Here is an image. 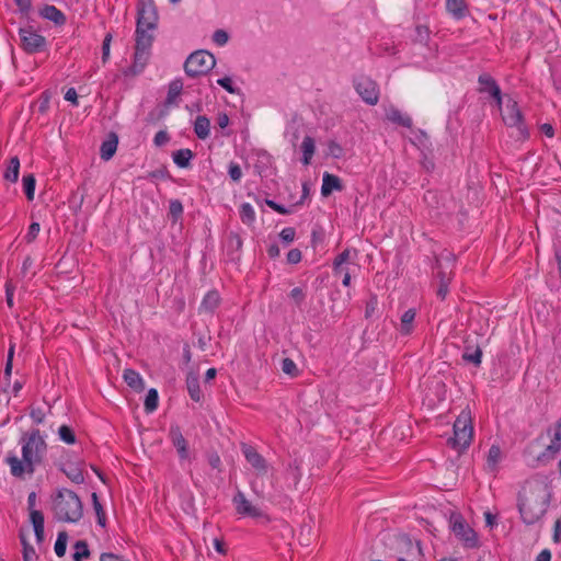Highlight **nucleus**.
Wrapping results in <instances>:
<instances>
[{"mask_svg": "<svg viewBox=\"0 0 561 561\" xmlns=\"http://www.w3.org/2000/svg\"><path fill=\"white\" fill-rule=\"evenodd\" d=\"M137 15L136 51L133 68L135 72H140L148 62L153 42L152 32L156 30L159 19L153 0H140Z\"/></svg>", "mask_w": 561, "mask_h": 561, "instance_id": "1", "label": "nucleus"}, {"mask_svg": "<svg viewBox=\"0 0 561 561\" xmlns=\"http://www.w3.org/2000/svg\"><path fill=\"white\" fill-rule=\"evenodd\" d=\"M550 503V492L540 482L526 483L518 493V512L526 525H534L541 520Z\"/></svg>", "mask_w": 561, "mask_h": 561, "instance_id": "2", "label": "nucleus"}, {"mask_svg": "<svg viewBox=\"0 0 561 561\" xmlns=\"http://www.w3.org/2000/svg\"><path fill=\"white\" fill-rule=\"evenodd\" d=\"M82 503L79 496L68 490H60L54 500V513L58 520L76 523L82 516Z\"/></svg>", "mask_w": 561, "mask_h": 561, "instance_id": "3", "label": "nucleus"}, {"mask_svg": "<svg viewBox=\"0 0 561 561\" xmlns=\"http://www.w3.org/2000/svg\"><path fill=\"white\" fill-rule=\"evenodd\" d=\"M473 438V426L471 412L465 409L460 412L454 423V436L448 440L449 445L461 451L466 449Z\"/></svg>", "mask_w": 561, "mask_h": 561, "instance_id": "4", "label": "nucleus"}, {"mask_svg": "<svg viewBox=\"0 0 561 561\" xmlns=\"http://www.w3.org/2000/svg\"><path fill=\"white\" fill-rule=\"evenodd\" d=\"M22 443V457L34 468L38 465L46 451V443L41 436L38 431L30 434L28 437L23 438Z\"/></svg>", "mask_w": 561, "mask_h": 561, "instance_id": "5", "label": "nucleus"}, {"mask_svg": "<svg viewBox=\"0 0 561 561\" xmlns=\"http://www.w3.org/2000/svg\"><path fill=\"white\" fill-rule=\"evenodd\" d=\"M216 65V59L213 54L206 50H197L192 53L185 64L184 69L187 76L197 77L206 75Z\"/></svg>", "mask_w": 561, "mask_h": 561, "instance_id": "6", "label": "nucleus"}, {"mask_svg": "<svg viewBox=\"0 0 561 561\" xmlns=\"http://www.w3.org/2000/svg\"><path fill=\"white\" fill-rule=\"evenodd\" d=\"M502 114V119L508 127L516 128L517 136L519 138H525L527 133L523 123L522 113L518 108L517 102L511 98H507L504 104V107L499 106Z\"/></svg>", "mask_w": 561, "mask_h": 561, "instance_id": "7", "label": "nucleus"}, {"mask_svg": "<svg viewBox=\"0 0 561 561\" xmlns=\"http://www.w3.org/2000/svg\"><path fill=\"white\" fill-rule=\"evenodd\" d=\"M450 526L455 536L468 548L477 546V535L474 530L465 522L461 515L453 514Z\"/></svg>", "mask_w": 561, "mask_h": 561, "instance_id": "8", "label": "nucleus"}, {"mask_svg": "<svg viewBox=\"0 0 561 561\" xmlns=\"http://www.w3.org/2000/svg\"><path fill=\"white\" fill-rule=\"evenodd\" d=\"M232 504L237 514L241 516L261 518L265 516L264 510L247 499L245 494L238 490L232 497Z\"/></svg>", "mask_w": 561, "mask_h": 561, "instance_id": "9", "label": "nucleus"}, {"mask_svg": "<svg viewBox=\"0 0 561 561\" xmlns=\"http://www.w3.org/2000/svg\"><path fill=\"white\" fill-rule=\"evenodd\" d=\"M355 89L362 99L369 105H375L379 100L377 83L368 77H358L355 80Z\"/></svg>", "mask_w": 561, "mask_h": 561, "instance_id": "10", "label": "nucleus"}, {"mask_svg": "<svg viewBox=\"0 0 561 561\" xmlns=\"http://www.w3.org/2000/svg\"><path fill=\"white\" fill-rule=\"evenodd\" d=\"M20 38L23 48L27 53L39 51L45 46V37L34 32L32 28H21Z\"/></svg>", "mask_w": 561, "mask_h": 561, "instance_id": "11", "label": "nucleus"}, {"mask_svg": "<svg viewBox=\"0 0 561 561\" xmlns=\"http://www.w3.org/2000/svg\"><path fill=\"white\" fill-rule=\"evenodd\" d=\"M170 439L175 447L178 455L181 460H190L191 459V451L188 448L187 440L184 438L181 430L179 426H171L170 433H169Z\"/></svg>", "mask_w": 561, "mask_h": 561, "instance_id": "12", "label": "nucleus"}, {"mask_svg": "<svg viewBox=\"0 0 561 561\" xmlns=\"http://www.w3.org/2000/svg\"><path fill=\"white\" fill-rule=\"evenodd\" d=\"M7 463L10 467V472L13 477L24 479L25 476H32L35 471V468L23 458L20 459L15 455H10L7 458Z\"/></svg>", "mask_w": 561, "mask_h": 561, "instance_id": "13", "label": "nucleus"}, {"mask_svg": "<svg viewBox=\"0 0 561 561\" xmlns=\"http://www.w3.org/2000/svg\"><path fill=\"white\" fill-rule=\"evenodd\" d=\"M243 455L247 461L252 466L257 474H266L268 465L266 460L254 448L250 446L243 447Z\"/></svg>", "mask_w": 561, "mask_h": 561, "instance_id": "14", "label": "nucleus"}, {"mask_svg": "<svg viewBox=\"0 0 561 561\" xmlns=\"http://www.w3.org/2000/svg\"><path fill=\"white\" fill-rule=\"evenodd\" d=\"M548 433L551 438L549 445L546 447V454L553 457L561 453V417L550 426Z\"/></svg>", "mask_w": 561, "mask_h": 561, "instance_id": "15", "label": "nucleus"}, {"mask_svg": "<svg viewBox=\"0 0 561 561\" xmlns=\"http://www.w3.org/2000/svg\"><path fill=\"white\" fill-rule=\"evenodd\" d=\"M480 92H486L491 94L499 106L503 104L502 95L500 87L496 84L495 80L486 73H483L479 77Z\"/></svg>", "mask_w": 561, "mask_h": 561, "instance_id": "16", "label": "nucleus"}, {"mask_svg": "<svg viewBox=\"0 0 561 561\" xmlns=\"http://www.w3.org/2000/svg\"><path fill=\"white\" fill-rule=\"evenodd\" d=\"M124 381L136 392H141L145 389V381L142 377L134 369L127 368L123 373Z\"/></svg>", "mask_w": 561, "mask_h": 561, "instance_id": "17", "label": "nucleus"}, {"mask_svg": "<svg viewBox=\"0 0 561 561\" xmlns=\"http://www.w3.org/2000/svg\"><path fill=\"white\" fill-rule=\"evenodd\" d=\"M39 14L42 18L54 22L56 25H64L66 23L65 14L55 5H45Z\"/></svg>", "mask_w": 561, "mask_h": 561, "instance_id": "18", "label": "nucleus"}, {"mask_svg": "<svg viewBox=\"0 0 561 561\" xmlns=\"http://www.w3.org/2000/svg\"><path fill=\"white\" fill-rule=\"evenodd\" d=\"M341 180L333 174L324 173L322 179L321 194L329 196L333 191H341Z\"/></svg>", "mask_w": 561, "mask_h": 561, "instance_id": "19", "label": "nucleus"}, {"mask_svg": "<svg viewBox=\"0 0 561 561\" xmlns=\"http://www.w3.org/2000/svg\"><path fill=\"white\" fill-rule=\"evenodd\" d=\"M386 117L388 121L398 124L403 127H411L412 119L410 116L401 113L398 108L390 106L386 110Z\"/></svg>", "mask_w": 561, "mask_h": 561, "instance_id": "20", "label": "nucleus"}, {"mask_svg": "<svg viewBox=\"0 0 561 561\" xmlns=\"http://www.w3.org/2000/svg\"><path fill=\"white\" fill-rule=\"evenodd\" d=\"M416 312L414 309H408L403 312L400 318L399 332L402 335H410L413 331V323L415 320Z\"/></svg>", "mask_w": 561, "mask_h": 561, "instance_id": "21", "label": "nucleus"}, {"mask_svg": "<svg viewBox=\"0 0 561 561\" xmlns=\"http://www.w3.org/2000/svg\"><path fill=\"white\" fill-rule=\"evenodd\" d=\"M30 519L34 527L36 540L38 543L44 541L45 531H44V515L39 511H32L30 513Z\"/></svg>", "mask_w": 561, "mask_h": 561, "instance_id": "22", "label": "nucleus"}, {"mask_svg": "<svg viewBox=\"0 0 561 561\" xmlns=\"http://www.w3.org/2000/svg\"><path fill=\"white\" fill-rule=\"evenodd\" d=\"M194 133L199 139H206L210 135V121L205 115H199L194 122Z\"/></svg>", "mask_w": 561, "mask_h": 561, "instance_id": "23", "label": "nucleus"}, {"mask_svg": "<svg viewBox=\"0 0 561 561\" xmlns=\"http://www.w3.org/2000/svg\"><path fill=\"white\" fill-rule=\"evenodd\" d=\"M220 304V296L217 291L207 293L201 304L199 310L203 312H213Z\"/></svg>", "mask_w": 561, "mask_h": 561, "instance_id": "24", "label": "nucleus"}, {"mask_svg": "<svg viewBox=\"0 0 561 561\" xmlns=\"http://www.w3.org/2000/svg\"><path fill=\"white\" fill-rule=\"evenodd\" d=\"M300 148L302 151V163L305 165H309L316 151L314 139L310 136H306L301 142Z\"/></svg>", "mask_w": 561, "mask_h": 561, "instance_id": "25", "label": "nucleus"}, {"mask_svg": "<svg viewBox=\"0 0 561 561\" xmlns=\"http://www.w3.org/2000/svg\"><path fill=\"white\" fill-rule=\"evenodd\" d=\"M503 454L499 446L492 445L489 449L486 457V468L490 471H495L499 467V463L502 461Z\"/></svg>", "mask_w": 561, "mask_h": 561, "instance_id": "26", "label": "nucleus"}, {"mask_svg": "<svg viewBox=\"0 0 561 561\" xmlns=\"http://www.w3.org/2000/svg\"><path fill=\"white\" fill-rule=\"evenodd\" d=\"M446 8L456 19H461L467 14L465 0H446Z\"/></svg>", "mask_w": 561, "mask_h": 561, "instance_id": "27", "label": "nucleus"}, {"mask_svg": "<svg viewBox=\"0 0 561 561\" xmlns=\"http://www.w3.org/2000/svg\"><path fill=\"white\" fill-rule=\"evenodd\" d=\"M186 386L191 398L198 402L203 394L199 388L198 377L195 374H190L186 378Z\"/></svg>", "mask_w": 561, "mask_h": 561, "instance_id": "28", "label": "nucleus"}, {"mask_svg": "<svg viewBox=\"0 0 561 561\" xmlns=\"http://www.w3.org/2000/svg\"><path fill=\"white\" fill-rule=\"evenodd\" d=\"M193 158V152L190 149H180L173 153V161L180 168H186Z\"/></svg>", "mask_w": 561, "mask_h": 561, "instance_id": "29", "label": "nucleus"}, {"mask_svg": "<svg viewBox=\"0 0 561 561\" xmlns=\"http://www.w3.org/2000/svg\"><path fill=\"white\" fill-rule=\"evenodd\" d=\"M20 161L18 157L10 159L9 165L4 173V179L14 183L19 179Z\"/></svg>", "mask_w": 561, "mask_h": 561, "instance_id": "30", "label": "nucleus"}, {"mask_svg": "<svg viewBox=\"0 0 561 561\" xmlns=\"http://www.w3.org/2000/svg\"><path fill=\"white\" fill-rule=\"evenodd\" d=\"M117 149V139L112 138L104 141L101 146V158L104 160H110Z\"/></svg>", "mask_w": 561, "mask_h": 561, "instance_id": "31", "label": "nucleus"}, {"mask_svg": "<svg viewBox=\"0 0 561 561\" xmlns=\"http://www.w3.org/2000/svg\"><path fill=\"white\" fill-rule=\"evenodd\" d=\"M75 553L72 556L73 561H83L90 557V550L88 543L83 540H79L75 543Z\"/></svg>", "mask_w": 561, "mask_h": 561, "instance_id": "32", "label": "nucleus"}, {"mask_svg": "<svg viewBox=\"0 0 561 561\" xmlns=\"http://www.w3.org/2000/svg\"><path fill=\"white\" fill-rule=\"evenodd\" d=\"M240 217L243 224L252 225L255 220L254 208L249 203L242 204L240 207Z\"/></svg>", "mask_w": 561, "mask_h": 561, "instance_id": "33", "label": "nucleus"}, {"mask_svg": "<svg viewBox=\"0 0 561 561\" xmlns=\"http://www.w3.org/2000/svg\"><path fill=\"white\" fill-rule=\"evenodd\" d=\"M64 472L75 483H82L84 481L82 470L75 465H69L64 469Z\"/></svg>", "mask_w": 561, "mask_h": 561, "instance_id": "34", "label": "nucleus"}, {"mask_svg": "<svg viewBox=\"0 0 561 561\" xmlns=\"http://www.w3.org/2000/svg\"><path fill=\"white\" fill-rule=\"evenodd\" d=\"M158 401H159V397H158L157 390L150 389L146 396L145 410L148 413L153 412L158 408Z\"/></svg>", "mask_w": 561, "mask_h": 561, "instance_id": "35", "label": "nucleus"}, {"mask_svg": "<svg viewBox=\"0 0 561 561\" xmlns=\"http://www.w3.org/2000/svg\"><path fill=\"white\" fill-rule=\"evenodd\" d=\"M23 188L28 201H33L35 193V178L33 174L23 176Z\"/></svg>", "mask_w": 561, "mask_h": 561, "instance_id": "36", "label": "nucleus"}, {"mask_svg": "<svg viewBox=\"0 0 561 561\" xmlns=\"http://www.w3.org/2000/svg\"><path fill=\"white\" fill-rule=\"evenodd\" d=\"M68 536L65 531L58 534L55 542V552L58 557H64L66 553Z\"/></svg>", "mask_w": 561, "mask_h": 561, "instance_id": "37", "label": "nucleus"}, {"mask_svg": "<svg viewBox=\"0 0 561 561\" xmlns=\"http://www.w3.org/2000/svg\"><path fill=\"white\" fill-rule=\"evenodd\" d=\"M58 435H59V438L62 442H65L66 444H75V442H76V435H75L73 431L67 425H61L59 427Z\"/></svg>", "mask_w": 561, "mask_h": 561, "instance_id": "38", "label": "nucleus"}, {"mask_svg": "<svg viewBox=\"0 0 561 561\" xmlns=\"http://www.w3.org/2000/svg\"><path fill=\"white\" fill-rule=\"evenodd\" d=\"M282 370L284 374H286L290 377H296V376H298V373H299L297 365L290 358H284L282 360Z\"/></svg>", "mask_w": 561, "mask_h": 561, "instance_id": "39", "label": "nucleus"}, {"mask_svg": "<svg viewBox=\"0 0 561 561\" xmlns=\"http://www.w3.org/2000/svg\"><path fill=\"white\" fill-rule=\"evenodd\" d=\"M169 214L173 221H176L182 216L183 205L179 199H173L170 202Z\"/></svg>", "mask_w": 561, "mask_h": 561, "instance_id": "40", "label": "nucleus"}, {"mask_svg": "<svg viewBox=\"0 0 561 561\" xmlns=\"http://www.w3.org/2000/svg\"><path fill=\"white\" fill-rule=\"evenodd\" d=\"M351 256V251L348 249L344 250L341 254H339L334 260V271L335 273H342L344 270L342 265L348 262Z\"/></svg>", "mask_w": 561, "mask_h": 561, "instance_id": "41", "label": "nucleus"}, {"mask_svg": "<svg viewBox=\"0 0 561 561\" xmlns=\"http://www.w3.org/2000/svg\"><path fill=\"white\" fill-rule=\"evenodd\" d=\"M21 541L23 545V561H34L36 557L35 549L26 542L24 536L21 535Z\"/></svg>", "mask_w": 561, "mask_h": 561, "instance_id": "42", "label": "nucleus"}, {"mask_svg": "<svg viewBox=\"0 0 561 561\" xmlns=\"http://www.w3.org/2000/svg\"><path fill=\"white\" fill-rule=\"evenodd\" d=\"M182 91V83L179 82V81H173L171 82V84L169 85V91H168V103H173L176 98L180 95Z\"/></svg>", "mask_w": 561, "mask_h": 561, "instance_id": "43", "label": "nucleus"}, {"mask_svg": "<svg viewBox=\"0 0 561 561\" xmlns=\"http://www.w3.org/2000/svg\"><path fill=\"white\" fill-rule=\"evenodd\" d=\"M228 39H229V35L226 31L224 30H217L214 32L213 34V41L218 45V46H224L228 43Z\"/></svg>", "mask_w": 561, "mask_h": 561, "instance_id": "44", "label": "nucleus"}, {"mask_svg": "<svg viewBox=\"0 0 561 561\" xmlns=\"http://www.w3.org/2000/svg\"><path fill=\"white\" fill-rule=\"evenodd\" d=\"M217 83L231 94L238 93V89L234 88L232 79L230 77H224L221 79H218Z\"/></svg>", "mask_w": 561, "mask_h": 561, "instance_id": "45", "label": "nucleus"}, {"mask_svg": "<svg viewBox=\"0 0 561 561\" xmlns=\"http://www.w3.org/2000/svg\"><path fill=\"white\" fill-rule=\"evenodd\" d=\"M112 34L108 33L105 35L103 45H102V60L103 62H106L110 57V49H111V42H112Z\"/></svg>", "mask_w": 561, "mask_h": 561, "instance_id": "46", "label": "nucleus"}, {"mask_svg": "<svg viewBox=\"0 0 561 561\" xmlns=\"http://www.w3.org/2000/svg\"><path fill=\"white\" fill-rule=\"evenodd\" d=\"M39 230H41V227H39L38 222L31 224V226L28 227V231L25 234L26 242L27 243L33 242L36 239V237L38 236Z\"/></svg>", "mask_w": 561, "mask_h": 561, "instance_id": "47", "label": "nucleus"}, {"mask_svg": "<svg viewBox=\"0 0 561 561\" xmlns=\"http://www.w3.org/2000/svg\"><path fill=\"white\" fill-rule=\"evenodd\" d=\"M482 357V351L478 347L473 353L466 352L463 354V359L467 362H471L474 365H480Z\"/></svg>", "mask_w": 561, "mask_h": 561, "instance_id": "48", "label": "nucleus"}, {"mask_svg": "<svg viewBox=\"0 0 561 561\" xmlns=\"http://www.w3.org/2000/svg\"><path fill=\"white\" fill-rule=\"evenodd\" d=\"M229 175L234 182H238L242 178L241 168L237 163L231 162L229 164Z\"/></svg>", "mask_w": 561, "mask_h": 561, "instance_id": "49", "label": "nucleus"}, {"mask_svg": "<svg viewBox=\"0 0 561 561\" xmlns=\"http://www.w3.org/2000/svg\"><path fill=\"white\" fill-rule=\"evenodd\" d=\"M14 348H15L14 343H10V347H9V352H8V359H7V364H5V368H4V374L7 376L11 375Z\"/></svg>", "mask_w": 561, "mask_h": 561, "instance_id": "50", "label": "nucleus"}, {"mask_svg": "<svg viewBox=\"0 0 561 561\" xmlns=\"http://www.w3.org/2000/svg\"><path fill=\"white\" fill-rule=\"evenodd\" d=\"M295 236H296V231L294 228L291 227H288V228H284L280 233H279V237L282 240H284L285 242L289 243L291 241H294L295 239Z\"/></svg>", "mask_w": 561, "mask_h": 561, "instance_id": "51", "label": "nucleus"}, {"mask_svg": "<svg viewBox=\"0 0 561 561\" xmlns=\"http://www.w3.org/2000/svg\"><path fill=\"white\" fill-rule=\"evenodd\" d=\"M287 261L290 264H297L301 261V252L298 249H291L287 254Z\"/></svg>", "mask_w": 561, "mask_h": 561, "instance_id": "52", "label": "nucleus"}, {"mask_svg": "<svg viewBox=\"0 0 561 561\" xmlns=\"http://www.w3.org/2000/svg\"><path fill=\"white\" fill-rule=\"evenodd\" d=\"M153 141H154L156 146H159V147L165 145L169 141L168 133L164 130L158 131L154 136Z\"/></svg>", "mask_w": 561, "mask_h": 561, "instance_id": "53", "label": "nucleus"}, {"mask_svg": "<svg viewBox=\"0 0 561 561\" xmlns=\"http://www.w3.org/2000/svg\"><path fill=\"white\" fill-rule=\"evenodd\" d=\"M13 291L14 287L11 282L5 284V295H7V305L12 308L13 307Z\"/></svg>", "mask_w": 561, "mask_h": 561, "instance_id": "54", "label": "nucleus"}, {"mask_svg": "<svg viewBox=\"0 0 561 561\" xmlns=\"http://www.w3.org/2000/svg\"><path fill=\"white\" fill-rule=\"evenodd\" d=\"M266 205L268 207H271L273 210L277 211L278 214H282V215H286V214H289V210L286 209L285 207L278 205L277 203H275L274 201H271V199H266Z\"/></svg>", "mask_w": 561, "mask_h": 561, "instance_id": "55", "label": "nucleus"}, {"mask_svg": "<svg viewBox=\"0 0 561 561\" xmlns=\"http://www.w3.org/2000/svg\"><path fill=\"white\" fill-rule=\"evenodd\" d=\"M65 100L77 105L78 104V94H77L76 89H73V88L68 89L67 92L65 93Z\"/></svg>", "mask_w": 561, "mask_h": 561, "instance_id": "56", "label": "nucleus"}, {"mask_svg": "<svg viewBox=\"0 0 561 561\" xmlns=\"http://www.w3.org/2000/svg\"><path fill=\"white\" fill-rule=\"evenodd\" d=\"M217 125L224 129L229 125V117L226 113H219L217 116Z\"/></svg>", "mask_w": 561, "mask_h": 561, "instance_id": "57", "label": "nucleus"}, {"mask_svg": "<svg viewBox=\"0 0 561 561\" xmlns=\"http://www.w3.org/2000/svg\"><path fill=\"white\" fill-rule=\"evenodd\" d=\"M377 305L376 297H373L366 306V317H370L375 312Z\"/></svg>", "mask_w": 561, "mask_h": 561, "instance_id": "58", "label": "nucleus"}, {"mask_svg": "<svg viewBox=\"0 0 561 561\" xmlns=\"http://www.w3.org/2000/svg\"><path fill=\"white\" fill-rule=\"evenodd\" d=\"M290 297L297 302H300L304 299L305 295L301 288L296 287L290 291Z\"/></svg>", "mask_w": 561, "mask_h": 561, "instance_id": "59", "label": "nucleus"}, {"mask_svg": "<svg viewBox=\"0 0 561 561\" xmlns=\"http://www.w3.org/2000/svg\"><path fill=\"white\" fill-rule=\"evenodd\" d=\"M214 547L216 549V551L220 554H226L227 553V550L225 548V543L221 539L219 538H215L214 539Z\"/></svg>", "mask_w": 561, "mask_h": 561, "instance_id": "60", "label": "nucleus"}, {"mask_svg": "<svg viewBox=\"0 0 561 561\" xmlns=\"http://www.w3.org/2000/svg\"><path fill=\"white\" fill-rule=\"evenodd\" d=\"M22 12H28L31 9V0H14Z\"/></svg>", "mask_w": 561, "mask_h": 561, "instance_id": "61", "label": "nucleus"}, {"mask_svg": "<svg viewBox=\"0 0 561 561\" xmlns=\"http://www.w3.org/2000/svg\"><path fill=\"white\" fill-rule=\"evenodd\" d=\"M553 539L556 542L561 541V519H557L554 523V534Z\"/></svg>", "mask_w": 561, "mask_h": 561, "instance_id": "62", "label": "nucleus"}, {"mask_svg": "<svg viewBox=\"0 0 561 561\" xmlns=\"http://www.w3.org/2000/svg\"><path fill=\"white\" fill-rule=\"evenodd\" d=\"M31 416L36 423H42L44 420V413L41 410H32Z\"/></svg>", "mask_w": 561, "mask_h": 561, "instance_id": "63", "label": "nucleus"}, {"mask_svg": "<svg viewBox=\"0 0 561 561\" xmlns=\"http://www.w3.org/2000/svg\"><path fill=\"white\" fill-rule=\"evenodd\" d=\"M551 553L549 550H542L536 558V561H550Z\"/></svg>", "mask_w": 561, "mask_h": 561, "instance_id": "64", "label": "nucleus"}]
</instances>
